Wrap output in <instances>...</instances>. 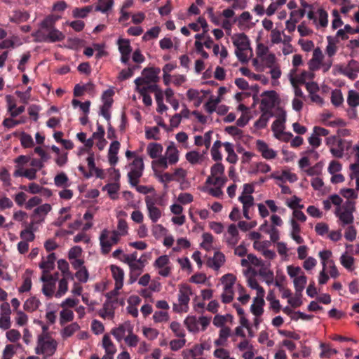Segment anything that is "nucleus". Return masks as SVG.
Segmentation results:
<instances>
[{"mask_svg":"<svg viewBox=\"0 0 359 359\" xmlns=\"http://www.w3.org/2000/svg\"><path fill=\"white\" fill-rule=\"evenodd\" d=\"M320 347L322 348V352L320 353V357L321 358H330L332 355L337 353V351L336 349L331 348L325 344H321Z\"/></svg>","mask_w":359,"mask_h":359,"instance_id":"nucleus-50","label":"nucleus"},{"mask_svg":"<svg viewBox=\"0 0 359 359\" xmlns=\"http://www.w3.org/2000/svg\"><path fill=\"white\" fill-rule=\"evenodd\" d=\"M319 14V24L321 27H325L328 24V14L323 8H320L318 11Z\"/></svg>","mask_w":359,"mask_h":359,"instance_id":"nucleus-60","label":"nucleus"},{"mask_svg":"<svg viewBox=\"0 0 359 359\" xmlns=\"http://www.w3.org/2000/svg\"><path fill=\"white\" fill-rule=\"evenodd\" d=\"M120 189V185L118 183H109L106 184L103 187V190H106L109 195L110 198L113 200L117 198L116 193Z\"/></svg>","mask_w":359,"mask_h":359,"instance_id":"nucleus-31","label":"nucleus"},{"mask_svg":"<svg viewBox=\"0 0 359 359\" xmlns=\"http://www.w3.org/2000/svg\"><path fill=\"white\" fill-rule=\"evenodd\" d=\"M225 261V257L221 252H215L213 257L207 261V265L215 270H218Z\"/></svg>","mask_w":359,"mask_h":359,"instance_id":"nucleus-14","label":"nucleus"},{"mask_svg":"<svg viewBox=\"0 0 359 359\" xmlns=\"http://www.w3.org/2000/svg\"><path fill=\"white\" fill-rule=\"evenodd\" d=\"M353 213L351 211L341 210V207H337L335 211L336 216L342 222L344 226L351 224L353 222L354 217Z\"/></svg>","mask_w":359,"mask_h":359,"instance_id":"nucleus-16","label":"nucleus"},{"mask_svg":"<svg viewBox=\"0 0 359 359\" xmlns=\"http://www.w3.org/2000/svg\"><path fill=\"white\" fill-rule=\"evenodd\" d=\"M306 281V276L304 274L300 275L294 279V285L297 293H299L301 294L305 287Z\"/></svg>","mask_w":359,"mask_h":359,"instance_id":"nucleus-28","label":"nucleus"},{"mask_svg":"<svg viewBox=\"0 0 359 359\" xmlns=\"http://www.w3.org/2000/svg\"><path fill=\"white\" fill-rule=\"evenodd\" d=\"M79 329L80 326L77 323H72L64 327V329L61 331V335L63 338L70 337Z\"/></svg>","mask_w":359,"mask_h":359,"instance_id":"nucleus-25","label":"nucleus"},{"mask_svg":"<svg viewBox=\"0 0 359 359\" xmlns=\"http://www.w3.org/2000/svg\"><path fill=\"white\" fill-rule=\"evenodd\" d=\"M112 104L109 103H103L100 107V115L102 116L108 122L110 121L111 113L110 109Z\"/></svg>","mask_w":359,"mask_h":359,"instance_id":"nucleus-52","label":"nucleus"},{"mask_svg":"<svg viewBox=\"0 0 359 359\" xmlns=\"http://www.w3.org/2000/svg\"><path fill=\"white\" fill-rule=\"evenodd\" d=\"M48 36V41L50 42L61 41L65 39V35L62 32L55 28L49 31Z\"/></svg>","mask_w":359,"mask_h":359,"instance_id":"nucleus-35","label":"nucleus"},{"mask_svg":"<svg viewBox=\"0 0 359 359\" xmlns=\"http://www.w3.org/2000/svg\"><path fill=\"white\" fill-rule=\"evenodd\" d=\"M75 276L80 282L86 283L88 280L89 274L88 270L84 266L76 272Z\"/></svg>","mask_w":359,"mask_h":359,"instance_id":"nucleus-54","label":"nucleus"},{"mask_svg":"<svg viewBox=\"0 0 359 359\" xmlns=\"http://www.w3.org/2000/svg\"><path fill=\"white\" fill-rule=\"evenodd\" d=\"M210 172L214 177L224 175V166L222 163H217L211 167Z\"/></svg>","mask_w":359,"mask_h":359,"instance_id":"nucleus-46","label":"nucleus"},{"mask_svg":"<svg viewBox=\"0 0 359 359\" xmlns=\"http://www.w3.org/2000/svg\"><path fill=\"white\" fill-rule=\"evenodd\" d=\"M192 294L191 289L188 285H181L178 294L179 304H173V310L175 312H187L188 304L190 301V296Z\"/></svg>","mask_w":359,"mask_h":359,"instance_id":"nucleus-4","label":"nucleus"},{"mask_svg":"<svg viewBox=\"0 0 359 359\" xmlns=\"http://www.w3.org/2000/svg\"><path fill=\"white\" fill-rule=\"evenodd\" d=\"M131 169L133 170L140 171L142 174L144 170V162L142 157L136 156L130 164Z\"/></svg>","mask_w":359,"mask_h":359,"instance_id":"nucleus-51","label":"nucleus"},{"mask_svg":"<svg viewBox=\"0 0 359 359\" xmlns=\"http://www.w3.org/2000/svg\"><path fill=\"white\" fill-rule=\"evenodd\" d=\"M260 266L261 268L259 270L258 274L265 279L266 283L268 285H270L272 283H273V272L271 270H270L268 267L264 266L263 264Z\"/></svg>","mask_w":359,"mask_h":359,"instance_id":"nucleus-19","label":"nucleus"},{"mask_svg":"<svg viewBox=\"0 0 359 359\" xmlns=\"http://www.w3.org/2000/svg\"><path fill=\"white\" fill-rule=\"evenodd\" d=\"M113 4V0H104L102 3L99 2V4L95 7V11L106 13L111 8Z\"/></svg>","mask_w":359,"mask_h":359,"instance_id":"nucleus-43","label":"nucleus"},{"mask_svg":"<svg viewBox=\"0 0 359 359\" xmlns=\"http://www.w3.org/2000/svg\"><path fill=\"white\" fill-rule=\"evenodd\" d=\"M344 101V98L342 96V93L339 90H335L332 91L331 95V102L333 105L336 107H339L342 104Z\"/></svg>","mask_w":359,"mask_h":359,"instance_id":"nucleus-45","label":"nucleus"},{"mask_svg":"<svg viewBox=\"0 0 359 359\" xmlns=\"http://www.w3.org/2000/svg\"><path fill=\"white\" fill-rule=\"evenodd\" d=\"M290 81L294 88L295 97H300V98H302L303 100H305L306 96L304 95L302 90L299 87L298 84H299V83L297 82L296 78L294 76H293L292 75H290Z\"/></svg>","mask_w":359,"mask_h":359,"instance_id":"nucleus-40","label":"nucleus"},{"mask_svg":"<svg viewBox=\"0 0 359 359\" xmlns=\"http://www.w3.org/2000/svg\"><path fill=\"white\" fill-rule=\"evenodd\" d=\"M57 19L53 16H48L41 22V26L42 28L50 30L54 28L53 26Z\"/></svg>","mask_w":359,"mask_h":359,"instance_id":"nucleus-57","label":"nucleus"},{"mask_svg":"<svg viewBox=\"0 0 359 359\" xmlns=\"http://www.w3.org/2000/svg\"><path fill=\"white\" fill-rule=\"evenodd\" d=\"M168 318V314L166 311H156L153 315V319L156 323L167 321Z\"/></svg>","mask_w":359,"mask_h":359,"instance_id":"nucleus-63","label":"nucleus"},{"mask_svg":"<svg viewBox=\"0 0 359 359\" xmlns=\"http://www.w3.org/2000/svg\"><path fill=\"white\" fill-rule=\"evenodd\" d=\"M248 286L252 289L256 290L257 296H264L265 290L260 286L255 278L250 277L248 280Z\"/></svg>","mask_w":359,"mask_h":359,"instance_id":"nucleus-38","label":"nucleus"},{"mask_svg":"<svg viewBox=\"0 0 359 359\" xmlns=\"http://www.w3.org/2000/svg\"><path fill=\"white\" fill-rule=\"evenodd\" d=\"M170 328L175 333V334L181 338H184L185 336L184 331L181 328V325L179 323L173 321L170 323Z\"/></svg>","mask_w":359,"mask_h":359,"instance_id":"nucleus-53","label":"nucleus"},{"mask_svg":"<svg viewBox=\"0 0 359 359\" xmlns=\"http://www.w3.org/2000/svg\"><path fill=\"white\" fill-rule=\"evenodd\" d=\"M21 144L25 148H29L34 145V141L31 135L23 133L20 137Z\"/></svg>","mask_w":359,"mask_h":359,"instance_id":"nucleus-55","label":"nucleus"},{"mask_svg":"<svg viewBox=\"0 0 359 359\" xmlns=\"http://www.w3.org/2000/svg\"><path fill=\"white\" fill-rule=\"evenodd\" d=\"M256 147L262 156L266 159H273L276 156V152L269 148L267 144L263 140H258L256 142Z\"/></svg>","mask_w":359,"mask_h":359,"instance_id":"nucleus-12","label":"nucleus"},{"mask_svg":"<svg viewBox=\"0 0 359 359\" xmlns=\"http://www.w3.org/2000/svg\"><path fill=\"white\" fill-rule=\"evenodd\" d=\"M143 334L149 340H153L156 339L158 335V332L157 330L151 327H144L143 328Z\"/></svg>","mask_w":359,"mask_h":359,"instance_id":"nucleus-58","label":"nucleus"},{"mask_svg":"<svg viewBox=\"0 0 359 359\" xmlns=\"http://www.w3.org/2000/svg\"><path fill=\"white\" fill-rule=\"evenodd\" d=\"M69 179L67 175L62 172L57 174L54 178V183L57 187H66L68 186Z\"/></svg>","mask_w":359,"mask_h":359,"instance_id":"nucleus-36","label":"nucleus"},{"mask_svg":"<svg viewBox=\"0 0 359 359\" xmlns=\"http://www.w3.org/2000/svg\"><path fill=\"white\" fill-rule=\"evenodd\" d=\"M297 82L299 84H304L306 86V81L307 79L312 80L314 78V74L311 72L303 71L298 76L295 77Z\"/></svg>","mask_w":359,"mask_h":359,"instance_id":"nucleus-44","label":"nucleus"},{"mask_svg":"<svg viewBox=\"0 0 359 359\" xmlns=\"http://www.w3.org/2000/svg\"><path fill=\"white\" fill-rule=\"evenodd\" d=\"M129 334L125 337L126 343L130 347H135L138 343V337L133 333V329L128 330Z\"/></svg>","mask_w":359,"mask_h":359,"instance_id":"nucleus-48","label":"nucleus"},{"mask_svg":"<svg viewBox=\"0 0 359 359\" xmlns=\"http://www.w3.org/2000/svg\"><path fill=\"white\" fill-rule=\"evenodd\" d=\"M110 268L113 278L116 281V287L117 289L121 288L123 284L124 278L123 270L121 267L116 265H111Z\"/></svg>","mask_w":359,"mask_h":359,"instance_id":"nucleus-17","label":"nucleus"},{"mask_svg":"<svg viewBox=\"0 0 359 359\" xmlns=\"http://www.w3.org/2000/svg\"><path fill=\"white\" fill-rule=\"evenodd\" d=\"M67 290H68L67 280L66 279V278H63L59 281L58 290L55 294V297H57V298L61 297L62 295H64L66 293Z\"/></svg>","mask_w":359,"mask_h":359,"instance_id":"nucleus-42","label":"nucleus"},{"mask_svg":"<svg viewBox=\"0 0 359 359\" xmlns=\"http://www.w3.org/2000/svg\"><path fill=\"white\" fill-rule=\"evenodd\" d=\"M222 278L227 279L229 283L224 285V291L222 294V301L224 304H229L233 299V285L235 282V277L232 274H226Z\"/></svg>","mask_w":359,"mask_h":359,"instance_id":"nucleus-7","label":"nucleus"},{"mask_svg":"<svg viewBox=\"0 0 359 359\" xmlns=\"http://www.w3.org/2000/svg\"><path fill=\"white\" fill-rule=\"evenodd\" d=\"M166 156L169 163L171 165L175 164L179 160L178 150L173 144H170L167 147Z\"/></svg>","mask_w":359,"mask_h":359,"instance_id":"nucleus-21","label":"nucleus"},{"mask_svg":"<svg viewBox=\"0 0 359 359\" xmlns=\"http://www.w3.org/2000/svg\"><path fill=\"white\" fill-rule=\"evenodd\" d=\"M142 175V174L140 171L130 169V171L128 173V182L132 187H136L138 184L140 178Z\"/></svg>","mask_w":359,"mask_h":359,"instance_id":"nucleus-32","label":"nucleus"},{"mask_svg":"<svg viewBox=\"0 0 359 359\" xmlns=\"http://www.w3.org/2000/svg\"><path fill=\"white\" fill-rule=\"evenodd\" d=\"M163 147L158 143H150L147 147V152L151 158H156L162 152Z\"/></svg>","mask_w":359,"mask_h":359,"instance_id":"nucleus-29","label":"nucleus"},{"mask_svg":"<svg viewBox=\"0 0 359 359\" xmlns=\"http://www.w3.org/2000/svg\"><path fill=\"white\" fill-rule=\"evenodd\" d=\"M347 103L350 107H356L359 105V93L354 90H350L348 94Z\"/></svg>","mask_w":359,"mask_h":359,"instance_id":"nucleus-37","label":"nucleus"},{"mask_svg":"<svg viewBox=\"0 0 359 359\" xmlns=\"http://www.w3.org/2000/svg\"><path fill=\"white\" fill-rule=\"evenodd\" d=\"M264 296H257L254 298V302L250 306V311L256 317H259L262 315L264 312V306L265 302L264 300Z\"/></svg>","mask_w":359,"mask_h":359,"instance_id":"nucleus-15","label":"nucleus"},{"mask_svg":"<svg viewBox=\"0 0 359 359\" xmlns=\"http://www.w3.org/2000/svg\"><path fill=\"white\" fill-rule=\"evenodd\" d=\"M161 29L159 27H154L151 29H149L143 36V40L148 41L151 39L157 38Z\"/></svg>","mask_w":359,"mask_h":359,"instance_id":"nucleus-49","label":"nucleus"},{"mask_svg":"<svg viewBox=\"0 0 359 359\" xmlns=\"http://www.w3.org/2000/svg\"><path fill=\"white\" fill-rule=\"evenodd\" d=\"M99 239L102 253L107 255L111 251V247L119 241L120 233L118 231H109L104 229L102 231Z\"/></svg>","mask_w":359,"mask_h":359,"instance_id":"nucleus-3","label":"nucleus"},{"mask_svg":"<svg viewBox=\"0 0 359 359\" xmlns=\"http://www.w3.org/2000/svg\"><path fill=\"white\" fill-rule=\"evenodd\" d=\"M40 305L41 302L39 299L36 297H32L27 299V301L25 302L24 309L27 311H34L36 310Z\"/></svg>","mask_w":359,"mask_h":359,"instance_id":"nucleus-27","label":"nucleus"},{"mask_svg":"<svg viewBox=\"0 0 359 359\" xmlns=\"http://www.w3.org/2000/svg\"><path fill=\"white\" fill-rule=\"evenodd\" d=\"M93 10L92 6H87L83 8H75L72 11V15L75 18H84Z\"/></svg>","mask_w":359,"mask_h":359,"instance_id":"nucleus-26","label":"nucleus"},{"mask_svg":"<svg viewBox=\"0 0 359 359\" xmlns=\"http://www.w3.org/2000/svg\"><path fill=\"white\" fill-rule=\"evenodd\" d=\"M55 259V254L52 252L48 255L46 260H43L40 263L39 266L43 269V273H48L54 269Z\"/></svg>","mask_w":359,"mask_h":359,"instance_id":"nucleus-18","label":"nucleus"},{"mask_svg":"<svg viewBox=\"0 0 359 359\" xmlns=\"http://www.w3.org/2000/svg\"><path fill=\"white\" fill-rule=\"evenodd\" d=\"M114 95V91L112 89H107L104 90L102 95V100L103 103H109L110 104H113V98L112 97Z\"/></svg>","mask_w":359,"mask_h":359,"instance_id":"nucleus-59","label":"nucleus"},{"mask_svg":"<svg viewBox=\"0 0 359 359\" xmlns=\"http://www.w3.org/2000/svg\"><path fill=\"white\" fill-rule=\"evenodd\" d=\"M262 114L258 120L254 124L255 127L259 129L264 128L267 126V123L271 117L273 116V112L261 111Z\"/></svg>","mask_w":359,"mask_h":359,"instance_id":"nucleus-20","label":"nucleus"},{"mask_svg":"<svg viewBox=\"0 0 359 359\" xmlns=\"http://www.w3.org/2000/svg\"><path fill=\"white\" fill-rule=\"evenodd\" d=\"M57 343L48 333L39 335L37 346L35 348L36 354H45L47 356L53 355L57 350Z\"/></svg>","mask_w":359,"mask_h":359,"instance_id":"nucleus-2","label":"nucleus"},{"mask_svg":"<svg viewBox=\"0 0 359 359\" xmlns=\"http://www.w3.org/2000/svg\"><path fill=\"white\" fill-rule=\"evenodd\" d=\"M340 262L341 265L348 270H353V265L354 263V258L351 256L347 255L346 253L343 254L340 257Z\"/></svg>","mask_w":359,"mask_h":359,"instance_id":"nucleus-39","label":"nucleus"},{"mask_svg":"<svg viewBox=\"0 0 359 359\" xmlns=\"http://www.w3.org/2000/svg\"><path fill=\"white\" fill-rule=\"evenodd\" d=\"M184 324L190 332H198V320L195 316H188L184 320Z\"/></svg>","mask_w":359,"mask_h":359,"instance_id":"nucleus-33","label":"nucleus"},{"mask_svg":"<svg viewBox=\"0 0 359 359\" xmlns=\"http://www.w3.org/2000/svg\"><path fill=\"white\" fill-rule=\"evenodd\" d=\"M149 217L154 222H156L161 217L162 213L158 208L155 205V201L149 196L145 199Z\"/></svg>","mask_w":359,"mask_h":359,"instance_id":"nucleus-10","label":"nucleus"},{"mask_svg":"<svg viewBox=\"0 0 359 359\" xmlns=\"http://www.w3.org/2000/svg\"><path fill=\"white\" fill-rule=\"evenodd\" d=\"M51 206L48 203L41 205L34 210V212L31 216L32 222L38 224L44 220L46 215L50 211Z\"/></svg>","mask_w":359,"mask_h":359,"instance_id":"nucleus-9","label":"nucleus"},{"mask_svg":"<svg viewBox=\"0 0 359 359\" xmlns=\"http://www.w3.org/2000/svg\"><path fill=\"white\" fill-rule=\"evenodd\" d=\"M285 112L283 111L281 116L275 120L271 126V129L274 133L275 137L278 139L282 138V134L284 133L285 129L284 123L285 122Z\"/></svg>","mask_w":359,"mask_h":359,"instance_id":"nucleus-11","label":"nucleus"},{"mask_svg":"<svg viewBox=\"0 0 359 359\" xmlns=\"http://www.w3.org/2000/svg\"><path fill=\"white\" fill-rule=\"evenodd\" d=\"M161 72L158 67H146L142 72V77H138L135 80V86L144 84L156 83L158 80V74Z\"/></svg>","mask_w":359,"mask_h":359,"instance_id":"nucleus-5","label":"nucleus"},{"mask_svg":"<svg viewBox=\"0 0 359 359\" xmlns=\"http://www.w3.org/2000/svg\"><path fill=\"white\" fill-rule=\"evenodd\" d=\"M238 201L243 204V216L247 219H250L249 209L254 205V198L252 195H241L238 197Z\"/></svg>","mask_w":359,"mask_h":359,"instance_id":"nucleus-13","label":"nucleus"},{"mask_svg":"<svg viewBox=\"0 0 359 359\" xmlns=\"http://www.w3.org/2000/svg\"><path fill=\"white\" fill-rule=\"evenodd\" d=\"M88 166L89 168V173L85 174L86 177L89 178L93 175V170L97 168L95 163V158L93 154H90L87 158Z\"/></svg>","mask_w":359,"mask_h":359,"instance_id":"nucleus-56","label":"nucleus"},{"mask_svg":"<svg viewBox=\"0 0 359 359\" xmlns=\"http://www.w3.org/2000/svg\"><path fill=\"white\" fill-rule=\"evenodd\" d=\"M233 43L236 46L235 54L241 62H247L249 60L248 53L252 55L250 43L248 36L244 33L235 34L232 37Z\"/></svg>","mask_w":359,"mask_h":359,"instance_id":"nucleus-1","label":"nucleus"},{"mask_svg":"<svg viewBox=\"0 0 359 359\" xmlns=\"http://www.w3.org/2000/svg\"><path fill=\"white\" fill-rule=\"evenodd\" d=\"M55 287V283H43L42 287V292L44 295L48 298H51L54 294V290Z\"/></svg>","mask_w":359,"mask_h":359,"instance_id":"nucleus-47","label":"nucleus"},{"mask_svg":"<svg viewBox=\"0 0 359 359\" xmlns=\"http://www.w3.org/2000/svg\"><path fill=\"white\" fill-rule=\"evenodd\" d=\"M117 43L118 45V50L121 53H125V55H130L132 52V48L129 40L119 39Z\"/></svg>","mask_w":359,"mask_h":359,"instance_id":"nucleus-30","label":"nucleus"},{"mask_svg":"<svg viewBox=\"0 0 359 359\" xmlns=\"http://www.w3.org/2000/svg\"><path fill=\"white\" fill-rule=\"evenodd\" d=\"M102 345L105 349L106 353L109 355H114L116 352V348L111 341L108 334H104L102 338Z\"/></svg>","mask_w":359,"mask_h":359,"instance_id":"nucleus-23","label":"nucleus"},{"mask_svg":"<svg viewBox=\"0 0 359 359\" xmlns=\"http://www.w3.org/2000/svg\"><path fill=\"white\" fill-rule=\"evenodd\" d=\"M34 222H31L25 229L20 232V238L28 242L33 241L35 238L34 233H33Z\"/></svg>","mask_w":359,"mask_h":359,"instance_id":"nucleus-24","label":"nucleus"},{"mask_svg":"<svg viewBox=\"0 0 359 359\" xmlns=\"http://www.w3.org/2000/svg\"><path fill=\"white\" fill-rule=\"evenodd\" d=\"M91 329L95 334H101L104 330L103 324L97 320H93L91 324Z\"/></svg>","mask_w":359,"mask_h":359,"instance_id":"nucleus-64","label":"nucleus"},{"mask_svg":"<svg viewBox=\"0 0 359 359\" xmlns=\"http://www.w3.org/2000/svg\"><path fill=\"white\" fill-rule=\"evenodd\" d=\"M29 18V14L26 11H15L10 17V21L15 23L26 22Z\"/></svg>","mask_w":359,"mask_h":359,"instance_id":"nucleus-22","label":"nucleus"},{"mask_svg":"<svg viewBox=\"0 0 359 359\" xmlns=\"http://www.w3.org/2000/svg\"><path fill=\"white\" fill-rule=\"evenodd\" d=\"M74 313L71 310L63 309L60 311V323L61 325H64L68 322H71L74 319Z\"/></svg>","mask_w":359,"mask_h":359,"instance_id":"nucleus-34","label":"nucleus"},{"mask_svg":"<svg viewBox=\"0 0 359 359\" xmlns=\"http://www.w3.org/2000/svg\"><path fill=\"white\" fill-rule=\"evenodd\" d=\"M261 96L262 99L259 106L260 110L272 112V109L278 100L277 93L274 90L264 91Z\"/></svg>","mask_w":359,"mask_h":359,"instance_id":"nucleus-6","label":"nucleus"},{"mask_svg":"<svg viewBox=\"0 0 359 359\" xmlns=\"http://www.w3.org/2000/svg\"><path fill=\"white\" fill-rule=\"evenodd\" d=\"M58 269L61 271L64 276H69V264L65 259H59L57 261Z\"/></svg>","mask_w":359,"mask_h":359,"instance_id":"nucleus-62","label":"nucleus"},{"mask_svg":"<svg viewBox=\"0 0 359 359\" xmlns=\"http://www.w3.org/2000/svg\"><path fill=\"white\" fill-rule=\"evenodd\" d=\"M126 328L124 325H121L118 327L114 328L111 330V334L116 338V339L120 342L125 337Z\"/></svg>","mask_w":359,"mask_h":359,"instance_id":"nucleus-41","label":"nucleus"},{"mask_svg":"<svg viewBox=\"0 0 359 359\" xmlns=\"http://www.w3.org/2000/svg\"><path fill=\"white\" fill-rule=\"evenodd\" d=\"M138 67L139 66L134 65L133 67H129L128 69H123L120 72L119 77L122 80H126L130 78L133 75L134 70Z\"/></svg>","mask_w":359,"mask_h":359,"instance_id":"nucleus-61","label":"nucleus"},{"mask_svg":"<svg viewBox=\"0 0 359 359\" xmlns=\"http://www.w3.org/2000/svg\"><path fill=\"white\" fill-rule=\"evenodd\" d=\"M340 72L351 80H355L359 73V62L355 60H350L345 67L340 69Z\"/></svg>","mask_w":359,"mask_h":359,"instance_id":"nucleus-8","label":"nucleus"}]
</instances>
